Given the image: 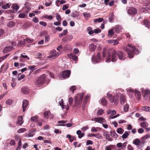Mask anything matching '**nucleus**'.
<instances>
[{
    "label": "nucleus",
    "mask_w": 150,
    "mask_h": 150,
    "mask_svg": "<svg viewBox=\"0 0 150 150\" xmlns=\"http://www.w3.org/2000/svg\"><path fill=\"white\" fill-rule=\"evenodd\" d=\"M118 58L120 60H123L125 59L126 57L121 51L116 52L114 50H110L108 52L106 62L107 63H109L111 61L115 62L117 60Z\"/></svg>",
    "instance_id": "f257e3e1"
},
{
    "label": "nucleus",
    "mask_w": 150,
    "mask_h": 150,
    "mask_svg": "<svg viewBox=\"0 0 150 150\" xmlns=\"http://www.w3.org/2000/svg\"><path fill=\"white\" fill-rule=\"evenodd\" d=\"M123 90L121 89H118L114 90V94L116 97L113 96L111 94L108 93L107 94V97L108 98L111 103H114L116 105L118 103V99L119 98V95L121 94Z\"/></svg>",
    "instance_id": "f03ea898"
},
{
    "label": "nucleus",
    "mask_w": 150,
    "mask_h": 150,
    "mask_svg": "<svg viewBox=\"0 0 150 150\" xmlns=\"http://www.w3.org/2000/svg\"><path fill=\"white\" fill-rule=\"evenodd\" d=\"M103 57L101 56V54L98 52L96 57L93 56L91 58V61L93 64H95L97 62H99L103 60V58H105L106 56L107 50L105 49H104L103 51Z\"/></svg>",
    "instance_id": "7ed1b4c3"
},
{
    "label": "nucleus",
    "mask_w": 150,
    "mask_h": 150,
    "mask_svg": "<svg viewBox=\"0 0 150 150\" xmlns=\"http://www.w3.org/2000/svg\"><path fill=\"white\" fill-rule=\"evenodd\" d=\"M125 50L127 52L129 58L133 57L134 53L138 54L139 52L137 49L130 45H128Z\"/></svg>",
    "instance_id": "20e7f679"
},
{
    "label": "nucleus",
    "mask_w": 150,
    "mask_h": 150,
    "mask_svg": "<svg viewBox=\"0 0 150 150\" xmlns=\"http://www.w3.org/2000/svg\"><path fill=\"white\" fill-rule=\"evenodd\" d=\"M46 76L45 74H43L37 78L35 83L37 87H40L43 85L45 81L47 80Z\"/></svg>",
    "instance_id": "39448f33"
},
{
    "label": "nucleus",
    "mask_w": 150,
    "mask_h": 150,
    "mask_svg": "<svg viewBox=\"0 0 150 150\" xmlns=\"http://www.w3.org/2000/svg\"><path fill=\"white\" fill-rule=\"evenodd\" d=\"M84 96L83 93H81L79 94V97L77 96H75L74 98V102L75 106H77L79 104L81 103L83 98Z\"/></svg>",
    "instance_id": "423d86ee"
},
{
    "label": "nucleus",
    "mask_w": 150,
    "mask_h": 150,
    "mask_svg": "<svg viewBox=\"0 0 150 150\" xmlns=\"http://www.w3.org/2000/svg\"><path fill=\"white\" fill-rule=\"evenodd\" d=\"M61 54V52H57L55 50H53L51 51L50 55L48 57L51 60L54 59L58 57Z\"/></svg>",
    "instance_id": "0eeeda50"
},
{
    "label": "nucleus",
    "mask_w": 150,
    "mask_h": 150,
    "mask_svg": "<svg viewBox=\"0 0 150 150\" xmlns=\"http://www.w3.org/2000/svg\"><path fill=\"white\" fill-rule=\"evenodd\" d=\"M127 13L130 15H134L136 14L137 12V10L135 8L132 7H127L126 8Z\"/></svg>",
    "instance_id": "6e6552de"
},
{
    "label": "nucleus",
    "mask_w": 150,
    "mask_h": 150,
    "mask_svg": "<svg viewBox=\"0 0 150 150\" xmlns=\"http://www.w3.org/2000/svg\"><path fill=\"white\" fill-rule=\"evenodd\" d=\"M142 92L144 98L147 100L150 93V91L149 90H144V88H142Z\"/></svg>",
    "instance_id": "1a4fd4ad"
},
{
    "label": "nucleus",
    "mask_w": 150,
    "mask_h": 150,
    "mask_svg": "<svg viewBox=\"0 0 150 150\" xmlns=\"http://www.w3.org/2000/svg\"><path fill=\"white\" fill-rule=\"evenodd\" d=\"M71 71L69 70H66L63 72L62 76L64 79H66L69 78L70 75Z\"/></svg>",
    "instance_id": "9d476101"
},
{
    "label": "nucleus",
    "mask_w": 150,
    "mask_h": 150,
    "mask_svg": "<svg viewBox=\"0 0 150 150\" xmlns=\"http://www.w3.org/2000/svg\"><path fill=\"white\" fill-rule=\"evenodd\" d=\"M59 105L61 106L62 108L63 109L66 108V110H67L69 109V105L68 104H67L66 106L64 105V103H63V100L62 99H61V100L59 101Z\"/></svg>",
    "instance_id": "9b49d317"
},
{
    "label": "nucleus",
    "mask_w": 150,
    "mask_h": 150,
    "mask_svg": "<svg viewBox=\"0 0 150 150\" xmlns=\"http://www.w3.org/2000/svg\"><path fill=\"white\" fill-rule=\"evenodd\" d=\"M133 143L135 145L137 146V148L138 149H140L142 147L140 146V140L138 139H136L134 140L133 142Z\"/></svg>",
    "instance_id": "f8f14e48"
},
{
    "label": "nucleus",
    "mask_w": 150,
    "mask_h": 150,
    "mask_svg": "<svg viewBox=\"0 0 150 150\" xmlns=\"http://www.w3.org/2000/svg\"><path fill=\"white\" fill-rule=\"evenodd\" d=\"M120 103L121 105H124L126 103V100L125 96L122 94L121 95L120 98Z\"/></svg>",
    "instance_id": "ddd939ff"
},
{
    "label": "nucleus",
    "mask_w": 150,
    "mask_h": 150,
    "mask_svg": "<svg viewBox=\"0 0 150 150\" xmlns=\"http://www.w3.org/2000/svg\"><path fill=\"white\" fill-rule=\"evenodd\" d=\"M114 29V30L116 32L119 33L120 32H121L122 28L121 26L119 25H116L113 27Z\"/></svg>",
    "instance_id": "4468645a"
},
{
    "label": "nucleus",
    "mask_w": 150,
    "mask_h": 150,
    "mask_svg": "<svg viewBox=\"0 0 150 150\" xmlns=\"http://www.w3.org/2000/svg\"><path fill=\"white\" fill-rule=\"evenodd\" d=\"M28 104V102L27 100H25L23 101L22 105L23 112H24L26 110Z\"/></svg>",
    "instance_id": "2eb2a0df"
},
{
    "label": "nucleus",
    "mask_w": 150,
    "mask_h": 150,
    "mask_svg": "<svg viewBox=\"0 0 150 150\" xmlns=\"http://www.w3.org/2000/svg\"><path fill=\"white\" fill-rule=\"evenodd\" d=\"M96 48V45L94 44H90L89 46V49L91 52H94Z\"/></svg>",
    "instance_id": "dca6fc26"
},
{
    "label": "nucleus",
    "mask_w": 150,
    "mask_h": 150,
    "mask_svg": "<svg viewBox=\"0 0 150 150\" xmlns=\"http://www.w3.org/2000/svg\"><path fill=\"white\" fill-rule=\"evenodd\" d=\"M13 49V47L10 46L5 47L3 50L4 53H6L9 51L12 50Z\"/></svg>",
    "instance_id": "f3484780"
},
{
    "label": "nucleus",
    "mask_w": 150,
    "mask_h": 150,
    "mask_svg": "<svg viewBox=\"0 0 150 150\" xmlns=\"http://www.w3.org/2000/svg\"><path fill=\"white\" fill-rule=\"evenodd\" d=\"M96 122L102 124L103 122H105L106 120L102 117H96Z\"/></svg>",
    "instance_id": "a211bd4d"
},
{
    "label": "nucleus",
    "mask_w": 150,
    "mask_h": 150,
    "mask_svg": "<svg viewBox=\"0 0 150 150\" xmlns=\"http://www.w3.org/2000/svg\"><path fill=\"white\" fill-rule=\"evenodd\" d=\"M134 93L137 99L138 100H139L140 99L141 97L140 92L137 90H135Z\"/></svg>",
    "instance_id": "6ab92c4d"
},
{
    "label": "nucleus",
    "mask_w": 150,
    "mask_h": 150,
    "mask_svg": "<svg viewBox=\"0 0 150 150\" xmlns=\"http://www.w3.org/2000/svg\"><path fill=\"white\" fill-rule=\"evenodd\" d=\"M69 57L75 61H77L78 60V57L75 55L73 53H71L70 54L68 55Z\"/></svg>",
    "instance_id": "aec40b11"
},
{
    "label": "nucleus",
    "mask_w": 150,
    "mask_h": 150,
    "mask_svg": "<svg viewBox=\"0 0 150 150\" xmlns=\"http://www.w3.org/2000/svg\"><path fill=\"white\" fill-rule=\"evenodd\" d=\"M103 136L105 137L106 139L109 141H112V140L110 137V135L109 132H106L103 133Z\"/></svg>",
    "instance_id": "412c9836"
},
{
    "label": "nucleus",
    "mask_w": 150,
    "mask_h": 150,
    "mask_svg": "<svg viewBox=\"0 0 150 150\" xmlns=\"http://www.w3.org/2000/svg\"><path fill=\"white\" fill-rule=\"evenodd\" d=\"M21 91L24 94H27L29 93L28 88L26 87H23L21 89Z\"/></svg>",
    "instance_id": "4be33fe9"
},
{
    "label": "nucleus",
    "mask_w": 150,
    "mask_h": 150,
    "mask_svg": "<svg viewBox=\"0 0 150 150\" xmlns=\"http://www.w3.org/2000/svg\"><path fill=\"white\" fill-rule=\"evenodd\" d=\"M114 30V29L113 28L108 30V35L109 37H111L114 34V32H113Z\"/></svg>",
    "instance_id": "5701e85b"
},
{
    "label": "nucleus",
    "mask_w": 150,
    "mask_h": 150,
    "mask_svg": "<svg viewBox=\"0 0 150 150\" xmlns=\"http://www.w3.org/2000/svg\"><path fill=\"white\" fill-rule=\"evenodd\" d=\"M108 42L109 43H114L113 45H115L118 44V42L117 40H108Z\"/></svg>",
    "instance_id": "b1692460"
},
{
    "label": "nucleus",
    "mask_w": 150,
    "mask_h": 150,
    "mask_svg": "<svg viewBox=\"0 0 150 150\" xmlns=\"http://www.w3.org/2000/svg\"><path fill=\"white\" fill-rule=\"evenodd\" d=\"M76 134L79 135L78 137L79 139L82 138L84 135V133H81V131L80 130H78L77 131Z\"/></svg>",
    "instance_id": "393cba45"
},
{
    "label": "nucleus",
    "mask_w": 150,
    "mask_h": 150,
    "mask_svg": "<svg viewBox=\"0 0 150 150\" xmlns=\"http://www.w3.org/2000/svg\"><path fill=\"white\" fill-rule=\"evenodd\" d=\"M17 123L19 125H21L23 122V117L22 116H20L18 119Z\"/></svg>",
    "instance_id": "a878e982"
},
{
    "label": "nucleus",
    "mask_w": 150,
    "mask_h": 150,
    "mask_svg": "<svg viewBox=\"0 0 150 150\" xmlns=\"http://www.w3.org/2000/svg\"><path fill=\"white\" fill-rule=\"evenodd\" d=\"M100 104L103 105H106L107 103V101L106 99L104 98L100 100Z\"/></svg>",
    "instance_id": "bb28decb"
},
{
    "label": "nucleus",
    "mask_w": 150,
    "mask_h": 150,
    "mask_svg": "<svg viewBox=\"0 0 150 150\" xmlns=\"http://www.w3.org/2000/svg\"><path fill=\"white\" fill-rule=\"evenodd\" d=\"M140 126L144 128H145L148 126V123L146 122H142L140 123Z\"/></svg>",
    "instance_id": "cd10ccee"
},
{
    "label": "nucleus",
    "mask_w": 150,
    "mask_h": 150,
    "mask_svg": "<svg viewBox=\"0 0 150 150\" xmlns=\"http://www.w3.org/2000/svg\"><path fill=\"white\" fill-rule=\"evenodd\" d=\"M144 23L146 27L150 28V23L148 20H145L144 21Z\"/></svg>",
    "instance_id": "c85d7f7f"
},
{
    "label": "nucleus",
    "mask_w": 150,
    "mask_h": 150,
    "mask_svg": "<svg viewBox=\"0 0 150 150\" xmlns=\"http://www.w3.org/2000/svg\"><path fill=\"white\" fill-rule=\"evenodd\" d=\"M11 8L13 10H15L17 11L19 8V6L16 4H13L11 6Z\"/></svg>",
    "instance_id": "c756f323"
},
{
    "label": "nucleus",
    "mask_w": 150,
    "mask_h": 150,
    "mask_svg": "<svg viewBox=\"0 0 150 150\" xmlns=\"http://www.w3.org/2000/svg\"><path fill=\"white\" fill-rule=\"evenodd\" d=\"M50 114V111H46L44 112V116L45 118H48L49 117V115Z\"/></svg>",
    "instance_id": "7c9ffc66"
},
{
    "label": "nucleus",
    "mask_w": 150,
    "mask_h": 150,
    "mask_svg": "<svg viewBox=\"0 0 150 150\" xmlns=\"http://www.w3.org/2000/svg\"><path fill=\"white\" fill-rule=\"evenodd\" d=\"M24 54H25V53H23V54H21L20 57V59L23 58L25 59L26 60H29V58L27 56Z\"/></svg>",
    "instance_id": "2f4dec72"
},
{
    "label": "nucleus",
    "mask_w": 150,
    "mask_h": 150,
    "mask_svg": "<svg viewBox=\"0 0 150 150\" xmlns=\"http://www.w3.org/2000/svg\"><path fill=\"white\" fill-rule=\"evenodd\" d=\"M141 109L147 112H150V107L145 106L142 107Z\"/></svg>",
    "instance_id": "473e14b6"
},
{
    "label": "nucleus",
    "mask_w": 150,
    "mask_h": 150,
    "mask_svg": "<svg viewBox=\"0 0 150 150\" xmlns=\"http://www.w3.org/2000/svg\"><path fill=\"white\" fill-rule=\"evenodd\" d=\"M67 29L65 30H64L63 33L60 34L59 35V38H61L62 36H64L65 35L67 34Z\"/></svg>",
    "instance_id": "72a5a7b5"
},
{
    "label": "nucleus",
    "mask_w": 150,
    "mask_h": 150,
    "mask_svg": "<svg viewBox=\"0 0 150 150\" xmlns=\"http://www.w3.org/2000/svg\"><path fill=\"white\" fill-rule=\"evenodd\" d=\"M114 16L113 13H112L109 15V21L110 22H111L114 19Z\"/></svg>",
    "instance_id": "f704fd0d"
},
{
    "label": "nucleus",
    "mask_w": 150,
    "mask_h": 150,
    "mask_svg": "<svg viewBox=\"0 0 150 150\" xmlns=\"http://www.w3.org/2000/svg\"><path fill=\"white\" fill-rule=\"evenodd\" d=\"M112 137L115 138H116L118 136L117 134L114 131H112L110 132Z\"/></svg>",
    "instance_id": "c9c22d12"
},
{
    "label": "nucleus",
    "mask_w": 150,
    "mask_h": 150,
    "mask_svg": "<svg viewBox=\"0 0 150 150\" xmlns=\"http://www.w3.org/2000/svg\"><path fill=\"white\" fill-rule=\"evenodd\" d=\"M104 112V110L102 109H101L98 110L97 112V114L98 115H102L103 113Z\"/></svg>",
    "instance_id": "e433bc0d"
},
{
    "label": "nucleus",
    "mask_w": 150,
    "mask_h": 150,
    "mask_svg": "<svg viewBox=\"0 0 150 150\" xmlns=\"http://www.w3.org/2000/svg\"><path fill=\"white\" fill-rule=\"evenodd\" d=\"M25 42L24 40L23 41H20L18 44V46L20 47H22L24 46L25 45Z\"/></svg>",
    "instance_id": "4c0bfd02"
},
{
    "label": "nucleus",
    "mask_w": 150,
    "mask_h": 150,
    "mask_svg": "<svg viewBox=\"0 0 150 150\" xmlns=\"http://www.w3.org/2000/svg\"><path fill=\"white\" fill-rule=\"evenodd\" d=\"M129 134L128 132H127L126 131L122 135V137L123 139H126L127 137L128 136H129Z\"/></svg>",
    "instance_id": "58836bf2"
},
{
    "label": "nucleus",
    "mask_w": 150,
    "mask_h": 150,
    "mask_svg": "<svg viewBox=\"0 0 150 150\" xmlns=\"http://www.w3.org/2000/svg\"><path fill=\"white\" fill-rule=\"evenodd\" d=\"M129 106L128 104H126L124 107L123 110L125 112H127L128 111Z\"/></svg>",
    "instance_id": "ea45409f"
},
{
    "label": "nucleus",
    "mask_w": 150,
    "mask_h": 150,
    "mask_svg": "<svg viewBox=\"0 0 150 150\" xmlns=\"http://www.w3.org/2000/svg\"><path fill=\"white\" fill-rule=\"evenodd\" d=\"M26 130V129L25 128H21L19 129L18 130L17 132L18 133H20L25 132Z\"/></svg>",
    "instance_id": "a19ab883"
},
{
    "label": "nucleus",
    "mask_w": 150,
    "mask_h": 150,
    "mask_svg": "<svg viewBox=\"0 0 150 150\" xmlns=\"http://www.w3.org/2000/svg\"><path fill=\"white\" fill-rule=\"evenodd\" d=\"M24 8L26 10L25 13L27 14L30 11V8L29 6H25Z\"/></svg>",
    "instance_id": "79ce46f5"
},
{
    "label": "nucleus",
    "mask_w": 150,
    "mask_h": 150,
    "mask_svg": "<svg viewBox=\"0 0 150 150\" xmlns=\"http://www.w3.org/2000/svg\"><path fill=\"white\" fill-rule=\"evenodd\" d=\"M83 16L85 18H88L91 17L90 14L88 13L85 12L83 13Z\"/></svg>",
    "instance_id": "37998d69"
},
{
    "label": "nucleus",
    "mask_w": 150,
    "mask_h": 150,
    "mask_svg": "<svg viewBox=\"0 0 150 150\" xmlns=\"http://www.w3.org/2000/svg\"><path fill=\"white\" fill-rule=\"evenodd\" d=\"M10 6L9 4L8 3L6 4L5 5H3L2 6V8L4 9H7L8 8H9Z\"/></svg>",
    "instance_id": "c03bdc74"
},
{
    "label": "nucleus",
    "mask_w": 150,
    "mask_h": 150,
    "mask_svg": "<svg viewBox=\"0 0 150 150\" xmlns=\"http://www.w3.org/2000/svg\"><path fill=\"white\" fill-rule=\"evenodd\" d=\"M18 147L17 148L16 150H19L20 149L21 147V140L20 139L18 143Z\"/></svg>",
    "instance_id": "a18cd8bd"
},
{
    "label": "nucleus",
    "mask_w": 150,
    "mask_h": 150,
    "mask_svg": "<svg viewBox=\"0 0 150 150\" xmlns=\"http://www.w3.org/2000/svg\"><path fill=\"white\" fill-rule=\"evenodd\" d=\"M25 41H26L28 43H31L33 42L32 40L28 38H27L26 39H24Z\"/></svg>",
    "instance_id": "49530a36"
},
{
    "label": "nucleus",
    "mask_w": 150,
    "mask_h": 150,
    "mask_svg": "<svg viewBox=\"0 0 150 150\" xmlns=\"http://www.w3.org/2000/svg\"><path fill=\"white\" fill-rule=\"evenodd\" d=\"M123 132V130L121 128H119L117 130V132L120 134H122Z\"/></svg>",
    "instance_id": "de8ad7c7"
},
{
    "label": "nucleus",
    "mask_w": 150,
    "mask_h": 150,
    "mask_svg": "<svg viewBox=\"0 0 150 150\" xmlns=\"http://www.w3.org/2000/svg\"><path fill=\"white\" fill-rule=\"evenodd\" d=\"M15 25L14 23L12 21H10L8 23V25L10 27H11L14 26Z\"/></svg>",
    "instance_id": "09e8293b"
},
{
    "label": "nucleus",
    "mask_w": 150,
    "mask_h": 150,
    "mask_svg": "<svg viewBox=\"0 0 150 150\" xmlns=\"http://www.w3.org/2000/svg\"><path fill=\"white\" fill-rule=\"evenodd\" d=\"M56 18L57 20L58 21H60L61 19V18L59 14L57 13L56 14Z\"/></svg>",
    "instance_id": "8fccbe9b"
},
{
    "label": "nucleus",
    "mask_w": 150,
    "mask_h": 150,
    "mask_svg": "<svg viewBox=\"0 0 150 150\" xmlns=\"http://www.w3.org/2000/svg\"><path fill=\"white\" fill-rule=\"evenodd\" d=\"M103 18H98L95 20L94 21L95 22L98 21V22L99 23L103 21Z\"/></svg>",
    "instance_id": "3c124183"
},
{
    "label": "nucleus",
    "mask_w": 150,
    "mask_h": 150,
    "mask_svg": "<svg viewBox=\"0 0 150 150\" xmlns=\"http://www.w3.org/2000/svg\"><path fill=\"white\" fill-rule=\"evenodd\" d=\"M126 90L127 91V92L129 93H134V90L130 88H127Z\"/></svg>",
    "instance_id": "603ef678"
},
{
    "label": "nucleus",
    "mask_w": 150,
    "mask_h": 150,
    "mask_svg": "<svg viewBox=\"0 0 150 150\" xmlns=\"http://www.w3.org/2000/svg\"><path fill=\"white\" fill-rule=\"evenodd\" d=\"M145 141L144 139H142V138L140 140L141 146L142 147L144 146V143Z\"/></svg>",
    "instance_id": "864d4df0"
},
{
    "label": "nucleus",
    "mask_w": 150,
    "mask_h": 150,
    "mask_svg": "<svg viewBox=\"0 0 150 150\" xmlns=\"http://www.w3.org/2000/svg\"><path fill=\"white\" fill-rule=\"evenodd\" d=\"M69 103V105H71V104H72L73 102V99L72 98H69V99L68 100Z\"/></svg>",
    "instance_id": "5fc2aeb1"
},
{
    "label": "nucleus",
    "mask_w": 150,
    "mask_h": 150,
    "mask_svg": "<svg viewBox=\"0 0 150 150\" xmlns=\"http://www.w3.org/2000/svg\"><path fill=\"white\" fill-rule=\"evenodd\" d=\"M31 120L33 122H36L38 120L37 117L36 116H34L31 117Z\"/></svg>",
    "instance_id": "6e6d98bb"
},
{
    "label": "nucleus",
    "mask_w": 150,
    "mask_h": 150,
    "mask_svg": "<svg viewBox=\"0 0 150 150\" xmlns=\"http://www.w3.org/2000/svg\"><path fill=\"white\" fill-rule=\"evenodd\" d=\"M39 24L41 25H42L44 27L46 26L47 25V23L45 22H43L42 21H40L39 22Z\"/></svg>",
    "instance_id": "4d7b16f0"
},
{
    "label": "nucleus",
    "mask_w": 150,
    "mask_h": 150,
    "mask_svg": "<svg viewBox=\"0 0 150 150\" xmlns=\"http://www.w3.org/2000/svg\"><path fill=\"white\" fill-rule=\"evenodd\" d=\"M25 14L24 13H21L19 15L18 17L21 18H23L25 17Z\"/></svg>",
    "instance_id": "13d9d810"
},
{
    "label": "nucleus",
    "mask_w": 150,
    "mask_h": 150,
    "mask_svg": "<svg viewBox=\"0 0 150 150\" xmlns=\"http://www.w3.org/2000/svg\"><path fill=\"white\" fill-rule=\"evenodd\" d=\"M79 52V50L77 48H75L73 51L74 53L75 54H77Z\"/></svg>",
    "instance_id": "bf43d9fd"
},
{
    "label": "nucleus",
    "mask_w": 150,
    "mask_h": 150,
    "mask_svg": "<svg viewBox=\"0 0 150 150\" xmlns=\"http://www.w3.org/2000/svg\"><path fill=\"white\" fill-rule=\"evenodd\" d=\"M6 104H8L9 105H10L12 103V101L11 100L9 99L6 101Z\"/></svg>",
    "instance_id": "052dcab7"
},
{
    "label": "nucleus",
    "mask_w": 150,
    "mask_h": 150,
    "mask_svg": "<svg viewBox=\"0 0 150 150\" xmlns=\"http://www.w3.org/2000/svg\"><path fill=\"white\" fill-rule=\"evenodd\" d=\"M86 145H92L93 144L92 141L90 140H87L86 142Z\"/></svg>",
    "instance_id": "680f3d73"
},
{
    "label": "nucleus",
    "mask_w": 150,
    "mask_h": 150,
    "mask_svg": "<svg viewBox=\"0 0 150 150\" xmlns=\"http://www.w3.org/2000/svg\"><path fill=\"white\" fill-rule=\"evenodd\" d=\"M94 33H98L101 32V30L100 29H95L94 30Z\"/></svg>",
    "instance_id": "e2e57ef3"
},
{
    "label": "nucleus",
    "mask_w": 150,
    "mask_h": 150,
    "mask_svg": "<svg viewBox=\"0 0 150 150\" xmlns=\"http://www.w3.org/2000/svg\"><path fill=\"white\" fill-rule=\"evenodd\" d=\"M113 145H110L109 146H106L105 148V150H111V147Z\"/></svg>",
    "instance_id": "0e129e2a"
},
{
    "label": "nucleus",
    "mask_w": 150,
    "mask_h": 150,
    "mask_svg": "<svg viewBox=\"0 0 150 150\" xmlns=\"http://www.w3.org/2000/svg\"><path fill=\"white\" fill-rule=\"evenodd\" d=\"M33 21L35 23H37L39 21V19L38 18L35 17L33 18Z\"/></svg>",
    "instance_id": "69168bd1"
},
{
    "label": "nucleus",
    "mask_w": 150,
    "mask_h": 150,
    "mask_svg": "<svg viewBox=\"0 0 150 150\" xmlns=\"http://www.w3.org/2000/svg\"><path fill=\"white\" fill-rule=\"evenodd\" d=\"M128 150H133V148L129 144L127 146Z\"/></svg>",
    "instance_id": "338daca9"
},
{
    "label": "nucleus",
    "mask_w": 150,
    "mask_h": 150,
    "mask_svg": "<svg viewBox=\"0 0 150 150\" xmlns=\"http://www.w3.org/2000/svg\"><path fill=\"white\" fill-rule=\"evenodd\" d=\"M76 87L75 86H71L70 88V89L71 90L74 91L76 90Z\"/></svg>",
    "instance_id": "774afa93"
}]
</instances>
